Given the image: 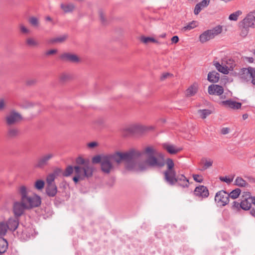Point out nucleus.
<instances>
[{"instance_id": "47", "label": "nucleus", "mask_w": 255, "mask_h": 255, "mask_svg": "<svg viewBox=\"0 0 255 255\" xmlns=\"http://www.w3.org/2000/svg\"><path fill=\"white\" fill-rule=\"evenodd\" d=\"M210 0H203L197 4L200 5L202 8L206 7L209 4Z\"/></svg>"}, {"instance_id": "48", "label": "nucleus", "mask_w": 255, "mask_h": 255, "mask_svg": "<svg viewBox=\"0 0 255 255\" xmlns=\"http://www.w3.org/2000/svg\"><path fill=\"white\" fill-rule=\"evenodd\" d=\"M193 177L194 180L198 183H202L203 181L202 177L198 174H194Z\"/></svg>"}, {"instance_id": "21", "label": "nucleus", "mask_w": 255, "mask_h": 255, "mask_svg": "<svg viewBox=\"0 0 255 255\" xmlns=\"http://www.w3.org/2000/svg\"><path fill=\"white\" fill-rule=\"evenodd\" d=\"M57 192V188L55 184L47 185L46 193L48 196L53 197L56 195Z\"/></svg>"}, {"instance_id": "53", "label": "nucleus", "mask_w": 255, "mask_h": 255, "mask_svg": "<svg viewBox=\"0 0 255 255\" xmlns=\"http://www.w3.org/2000/svg\"><path fill=\"white\" fill-rule=\"evenodd\" d=\"M173 75L170 73H164L160 77V80L163 81L169 77H172Z\"/></svg>"}, {"instance_id": "35", "label": "nucleus", "mask_w": 255, "mask_h": 255, "mask_svg": "<svg viewBox=\"0 0 255 255\" xmlns=\"http://www.w3.org/2000/svg\"><path fill=\"white\" fill-rule=\"evenodd\" d=\"M242 14V11L241 10H237L235 12L231 13L229 16V19L230 20L236 21L238 20V17Z\"/></svg>"}, {"instance_id": "4", "label": "nucleus", "mask_w": 255, "mask_h": 255, "mask_svg": "<svg viewBox=\"0 0 255 255\" xmlns=\"http://www.w3.org/2000/svg\"><path fill=\"white\" fill-rule=\"evenodd\" d=\"M223 31V27L218 25L212 29H208L201 33L199 37V41L204 43L220 34Z\"/></svg>"}, {"instance_id": "38", "label": "nucleus", "mask_w": 255, "mask_h": 255, "mask_svg": "<svg viewBox=\"0 0 255 255\" xmlns=\"http://www.w3.org/2000/svg\"><path fill=\"white\" fill-rule=\"evenodd\" d=\"M44 184L45 183L43 180H38L35 182L34 187L36 189L40 190L43 188Z\"/></svg>"}, {"instance_id": "15", "label": "nucleus", "mask_w": 255, "mask_h": 255, "mask_svg": "<svg viewBox=\"0 0 255 255\" xmlns=\"http://www.w3.org/2000/svg\"><path fill=\"white\" fill-rule=\"evenodd\" d=\"M194 193L196 196L201 197L202 198H207L209 195L208 188L204 185H199L196 187Z\"/></svg>"}, {"instance_id": "31", "label": "nucleus", "mask_w": 255, "mask_h": 255, "mask_svg": "<svg viewBox=\"0 0 255 255\" xmlns=\"http://www.w3.org/2000/svg\"><path fill=\"white\" fill-rule=\"evenodd\" d=\"M198 26V22L197 21H192L188 23L186 25L184 26L182 28V30L183 31H186L187 30H190Z\"/></svg>"}, {"instance_id": "25", "label": "nucleus", "mask_w": 255, "mask_h": 255, "mask_svg": "<svg viewBox=\"0 0 255 255\" xmlns=\"http://www.w3.org/2000/svg\"><path fill=\"white\" fill-rule=\"evenodd\" d=\"M249 197L245 198L241 202V208L244 210H248L251 209L252 206V202L250 199V193L248 192Z\"/></svg>"}, {"instance_id": "41", "label": "nucleus", "mask_w": 255, "mask_h": 255, "mask_svg": "<svg viewBox=\"0 0 255 255\" xmlns=\"http://www.w3.org/2000/svg\"><path fill=\"white\" fill-rule=\"evenodd\" d=\"M55 178L56 177L52 173L49 174L46 178L47 185L55 184L54 181Z\"/></svg>"}, {"instance_id": "34", "label": "nucleus", "mask_w": 255, "mask_h": 255, "mask_svg": "<svg viewBox=\"0 0 255 255\" xmlns=\"http://www.w3.org/2000/svg\"><path fill=\"white\" fill-rule=\"evenodd\" d=\"M67 37L68 35L66 34L60 35L51 39V42L52 43H61L67 39Z\"/></svg>"}, {"instance_id": "36", "label": "nucleus", "mask_w": 255, "mask_h": 255, "mask_svg": "<svg viewBox=\"0 0 255 255\" xmlns=\"http://www.w3.org/2000/svg\"><path fill=\"white\" fill-rule=\"evenodd\" d=\"M8 229L6 224L4 222H0V236H4L5 235Z\"/></svg>"}, {"instance_id": "2", "label": "nucleus", "mask_w": 255, "mask_h": 255, "mask_svg": "<svg viewBox=\"0 0 255 255\" xmlns=\"http://www.w3.org/2000/svg\"><path fill=\"white\" fill-rule=\"evenodd\" d=\"M122 161L125 162V152L117 151L112 154L103 155L101 164V170L104 173L109 174L113 168V162L120 164Z\"/></svg>"}, {"instance_id": "12", "label": "nucleus", "mask_w": 255, "mask_h": 255, "mask_svg": "<svg viewBox=\"0 0 255 255\" xmlns=\"http://www.w3.org/2000/svg\"><path fill=\"white\" fill-rule=\"evenodd\" d=\"M164 180L169 185L173 186L177 182L176 173L175 170L165 171L164 172Z\"/></svg>"}, {"instance_id": "17", "label": "nucleus", "mask_w": 255, "mask_h": 255, "mask_svg": "<svg viewBox=\"0 0 255 255\" xmlns=\"http://www.w3.org/2000/svg\"><path fill=\"white\" fill-rule=\"evenodd\" d=\"M20 134L19 129L14 127H10L7 128L6 131V136L9 139L16 138Z\"/></svg>"}, {"instance_id": "6", "label": "nucleus", "mask_w": 255, "mask_h": 255, "mask_svg": "<svg viewBox=\"0 0 255 255\" xmlns=\"http://www.w3.org/2000/svg\"><path fill=\"white\" fill-rule=\"evenodd\" d=\"M240 78L246 82L252 81L253 84L255 85V70L252 68L249 67L248 68H242L240 73Z\"/></svg>"}, {"instance_id": "43", "label": "nucleus", "mask_w": 255, "mask_h": 255, "mask_svg": "<svg viewBox=\"0 0 255 255\" xmlns=\"http://www.w3.org/2000/svg\"><path fill=\"white\" fill-rule=\"evenodd\" d=\"M213 164V161L211 159L206 160L201 170H205L211 167Z\"/></svg>"}, {"instance_id": "28", "label": "nucleus", "mask_w": 255, "mask_h": 255, "mask_svg": "<svg viewBox=\"0 0 255 255\" xmlns=\"http://www.w3.org/2000/svg\"><path fill=\"white\" fill-rule=\"evenodd\" d=\"M234 184L241 187H245L248 185V183L240 176L236 177L234 181Z\"/></svg>"}, {"instance_id": "56", "label": "nucleus", "mask_w": 255, "mask_h": 255, "mask_svg": "<svg viewBox=\"0 0 255 255\" xmlns=\"http://www.w3.org/2000/svg\"><path fill=\"white\" fill-rule=\"evenodd\" d=\"M99 15H100V18L101 22L103 23H105L106 22V19L105 17V14H104V12L102 11H100L99 12Z\"/></svg>"}, {"instance_id": "30", "label": "nucleus", "mask_w": 255, "mask_h": 255, "mask_svg": "<svg viewBox=\"0 0 255 255\" xmlns=\"http://www.w3.org/2000/svg\"><path fill=\"white\" fill-rule=\"evenodd\" d=\"M76 163L77 166L82 165V167L91 166L89 160H85L81 157H78L76 160Z\"/></svg>"}, {"instance_id": "10", "label": "nucleus", "mask_w": 255, "mask_h": 255, "mask_svg": "<svg viewBox=\"0 0 255 255\" xmlns=\"http://www.w3.org/2000/svg\"><path fill=\"white\" fill-rule=\"evenodd\" d=\"M255 21V10L250 12L241 22L240 27L243 28L254 27Z\"/></svg>"}, {"instance_id": "5", "label": "nucleus", "mask_w": 255, "mask_h": 255, "mask_svg": "<svg viewBox=\"0 0 255 255\" xmlns=\"http://www.w3.org/2000/svg\"><path fill=\"white\" fill-rule=\"evenodd\" d=\"M152 126L146 127L140 125H132L122 129V134L124 136H128L135 133H141L147 130L153 129Z\"/></svg>"}, {"instance_id": "19", "label": "nucleus", "mask_w": 255, "mask_h": 255, "mask_svg": "<svg viewBox=\"0 0 255 255\" xmlns=\"http://www.w3.org/2000/svg\"><path fill=\"white\" fill-rule=\"evenodd\" d=\"M18 217H15V218H9L8 220L6 225L8 229L11 231H15L19 224Z\"/></svg>"}, {"instance_id": "42", "label": "nucleus", "mask_w": 255, "mask_h": 255, "mask_svg": "<svg viewBox=\"0 0 255 255\" xmlns=\"http://www.w3.org/2000/svg\"><path fill=\"white\" fill-rule=\"evenodd\" d=\"M29 23L33 26H38L39 22L38 19L35 17H31L29 18Z\"/></svg>"}, {"instance_id": "49", "label": "nucleus", "mask_w": 255, "mask_h": 255, "mask_svg": "<svg viewBox=\"0 0 255 255\" xmlns=\"http://www.w3.org/2000/svg\"><path fill=\"white\" fill-rule=\"evenodd\" d=\"M6 107V103L3 99H0V112L3 111Z\"/></svg>"}, {"instance_id": "44", "label": "nucleus", "mask_w": 255, "mask_h": 255, "mask_svg": "<svg viewBox=\"0 0 255 255\" xmlns=\"http://www.w3.org/2000/svg\"><path fill=\"white\" fill-rule=\"evenodd\" d=\"M103 155H96L93 157L92 162L94 163H100L101 164L102 162Z\"/></svg>"}, {"instance_id": "32", "label": "nucleus", "mask_w": 255, "mask_h": 255, "mask_svg": "<svg viewBox=\"0 0 255 255\" xmlns=\"http://www.w3.org/2000/svg\"><path fill=\"white\" fill-rule=\"evenodd\" d=\"M198 113L199 114H200V117L202 119H205L208 116H209L210 114H211L212 112H211V111L209 109H203V110H199L198 111Z\"/></svg>"}, {"instance_id": "14", "label": "nucleus", "mask_w": 255, "mask_h": 255, "mask_svg": "<svg viewBox=\"0 0 255 255\" xmlns=\"http://www.w3.org/2000/svg\"><path fill=\"white\" fill-rule=\"evenodd\" d=\"M60 58L65 62L77 63L79 61V58L76 54L70 53H64L61 54Z\"/></svg>"}, {"instance_id": "63", "label": "nucleus", "mask_w": 255, "mask_h": 255, "mask_svg": "<svg viewBox=\"0 0 255 255\" xmlns=\"http://www.w3.org/2000/svg\"><path fill=\"white\" fill-rule=\"evenodd\" d=\"M250 199L252 202V204L255 205V196L252 197L250 196Z\"/></svg>"}, {"instance_id": "45", "label": "nucleus", "mask_w": 255, "mask_h": 255, "mask_svg": "<svg viewBox=\"0 0 255 255\" xmlns=\"http://www.w3.org/2000/svg\"><path fill=\"white\" fill-rule=\"evenodd\" d=\"M219 179L227 184H230L233 181L234 177L229 178L227 176H221L219 177Z\"/></svg>"}, {"instance_id": "23", "label": "nucleus", "mask_w": 255, "mask_h": 255, "mask_svg": "<svg viewBox=\"0 0 255 255\" xmlns=\"http://www.w3.org/2000/svg\"><path fill=\"white\" fill-rule=\"evenodd\" d=\"M220 79V74L215 71L209 72L208 74L207 80L211 83H217Z\"/></svg>"}, {"instance_id": "57", "label": "nucleus", "mask_w": 255, "mask_h": 255, "mask_svg": "<svg viewBox=\"0 0 255 255\" xmlns=\"http://www.w3.org/2000/svg\"><path fill=\"white\" fill-rule=\"evenodd\" d=\"M57 52V50L56 49H51L46 52L45 54L46 55H50L52 54H54Z\"/></svg>"}, {"instance_id": "54", "label": "nucleus", "mask_w": 255, "mask_h": 255, "mask_svg": "<svg viewBox=\"0 0 255 255\" xmlns=\"http://www.w3.org/2000/svg\"><path fill=\"white\" fill-rule=\"evenodd\" d=\"M62 172V170L61 168H56L53 173H52L54 175L55 177L57 176H58L60 173H61Z\"/></svg>"}, {"instance_id": "24", "label": "nucleus", "mask_w": 255, "mask_h": 255, "mask_svg": "<svg viewBox=\"0 0 255 255\" xmlns=\"http://www.w3.org/2000/svg\"><path fill=\"white\" fill-rule=\"evenodd\" d=\"M213 64L219 72L225 74L229 73L230 69L227 66L222 65L218 61H214Z\"/></svg>"}, {"instance_id": "60", "label": "nucleus", "mask_w": 255, "mask_h": 255, "mask_svg": "<svg viewBox=\"0 0 255 255\" xmlns=\"http://www.w3.org/2000/svg\"><path fill=\"white\" fill-rule=\"evenodd\" d=\"M179 41V37L177 36H174L171 38V41L173 43H176Z\"/></svg>"}, {"instance_id": "13", "label": "nucleus", "mask_w": 255, "mask_h": 255, "mask_svg": "<svg viewBox=\"0 0 255 255\" xmlns=\"http://www.w3.org/2000/svg\"><path fill=\"white\" fill-rule=\"evenodd\" d=\"M27 209L23 202L21 201L15 202L13 206V213L15 217H20L24 212V210Z\"/></svg>"}, {"instance_id": "39", "label": "nucleus", "mask_w": 255, "mask_h": 255, "mask_svg": "<svg viewBox=\"0 0 255 255\" xmlns=\"http://www.w3.org/2000/svg\"><path fill=\"white\" fill-rule=\"evenodd\" d=\"M73 166L71 165L68 166L65 169V171L63 173V175L65 177L69 176L73 172Z\"/></svg>"}, {"instance_id": "9", "label": "nucleus", "mask_w": 255, "mask_h": 255, "mask_svg": "<svg viewBox=\"0 0 255 255\" xmlns=\"http://www.w3.org/2000/svg\"><path fill=\"white\" fill-rule=\"evenodd\" d=\"M215 201L218 206H224L229 202V195L224 190L219 191L216 194Z\"/></svg>"}, {"instance_id": "3", "label": "nucleus", "mask_w": 255, "mask_h": 255, "mask_svg": "<svg viewBox=\"0 0 255 255\" xmlns=\"http://www.w3.org/2000/svg\"><path fill=\"white\" fill-rule=\"evenodd\" d=\"M19 193L21 196V201L23 202L27 209L37 207L41 204V198L36 195L28 196L26 188L21 186L19 188Z\"/></svg>"}, {"instance_id": "40", "label": "nucleus", "mask_w": 255, "mask_h": 255, "mask_svg": "<svg viewBox=\"0 0 255 255\" xmlns=\"http://www.w3.org/2000/svg\"><path fill=\"white\" fill-rule=\"evenodd\" d=\"M166 164L167 166V169L165 171H171V170H175L173 169L174 167V162L173 160L170 158H168L166 161Z\"/></svg>"}, {"instance_id": "64", "label": "nucleus", "mask_w": 255, "mask_h": 255, "mask_svg": "<svg viewBox=\"0 0 255 255\" xmlns=\"http://www.w3.org/2000/svg\"><path fill=\"white\" fill-rule=\"evenodd\" d=\"M250 213L253 216L255 217V209H252L250 211Z\"/></svg>"}, {"instance_id": "20", "label": "nucleus", "mask_w": 255, "mask_h": 255, "mask_svg": "<svg viewBox=\"0 0 255 255\" xmlns=\"http://www.w3.org/2000/svg\"><path fill=\"white\" fill-rule=\"evenodd\" d=\"M176 180V183H177L178 186L183 188L188 187L189 184V180L184 175H178L177 176Z\"/></svg>"}, {"instance_id": "29", "label": "nucleus", "mask_w": 255, "mask_h": 255, "mask_svg": "<svg viewBox=\"0 0 255 255\" xmlns=\"http://www.w3.org/2000/svg\"><path fill=\"white\" fill-rule=\"evenodd\" d=\"M8 248V243L6 240L0 237V254L5 253Z\"/></svg>"}, {"instance_id": "27", "label": "nucleus", "mask_w": 255, "mask_h": 255, "mask_svg": "<svg viewBox=\"0 0 255 255\" xmlns=\"http://www.w3.org/2000/svg\"><path fill=\"white\" fill-rule=\"evenodd\" d=\"M60 7L64 12L68 13L73 11L75 8V5L74 4L71 3L67 4L62 3L60 4Z\"/></svg>"}, {"instance_id": "8", "label": "nucleus", "mask_w": 255, "mask_h": 255, "mask_svg": "<svg viewBox=\"0 0 255 255\" xmlns=\"http://www.w3.org/2000/svg\"><path fill=\"white\" fill-rule=\"evenodd\" d=\"M54 157L52 152H47L42 155L37 160L35 167L43 168L49 165V161Z\"/></svg>"}, {"instance_id": "18", "label": "nucleus", "mask_w": 255, "mask_h": 255, "mask_svg": "<svg viewBox=\"0 0 255 255\" xmlns=\"http://www.w3.org/2000/svg\"><path fill=\"white\" fill-rule=\"evenodd\" d=\"M222 104L227 108L234 110L239 109L241 108L242 104L232 100L222 101Z\"/></svg>"}, {"instance_id": "26", "label": "nucleus", "mask_w": 255, "mask_h": 255, "mask_svg": "<svg viewBox=\"0 0 255 255\" xmlns=\"http://www.w3.org/2000/svg\"><path fill=\"white\" fill-rule=\"evenodd\" d=\"M198 85L197 83H194L190 86L186 90V95L189 97L194 96L197 92Z\"/></svg>"}, {"instance_id": "58", "label": "nucleus", "mask_w": 255, "mask_h": 255, "mask_svg": "<svg viewBox=\"0 0 255 255\" xmlns=\"http://www.w3.org/2000/svg\"><path fill=\"white\" fill-rule=\"evenodd\" d=\"M229 132V128H223L221 129V133L223 134H226Z\"/></svg>"}, {"instance_id": "11", "label": "nucleus", "mask_w": 255, "mask_h": 255, "mask_svg": "<svg viewBox=\"0 0 255 255\" xmlns=\"http://www.w3.org/2000/svg\"><path fill=\"white\" fill-rule=\"evenodd\" d=\"M22 119V116L19 113L15 110H11L6 116L5 122L7 126H11L20 121Z\"/></svg>"}, {"instance_id": "7", "label": "nucleus", "mask_w": 255, "mask_h": 255, "mask_svg": "<svg viewBox=\"0 0 255 255\" xmlns=\"http://www.w3.org/2000/svg\"><path fill=\"white\" fill-rule=\"evenodd\" d=\"M74 168L75 175L81 177V180L84 179L85 177L89 178L93 175V169L92 166H75Z\"/></svg>"}, {"instance_id": "37", "label": "nucleus", "mask_w": 255, "mask_h": 255, "mask_svg": "<svg viewBox=\"0 0 255 255\" xmlns=\"http://www.w3.org/2000/svg\"><path fill=\"white\" fill-rule=\"evenodd\" d=\"M140 40L141 42L145 44H147L149 42H156L157 41L153 38L150 37H145L142 36L140 38Z\"/></svg>"}, {"instance_id": "62", "label": "nucleus", "mask_w": 255, "mask_h": 255, "mask_svg": "<svg viewBox=\"0 0 255 255\" xmlns=\"http://www.w3.org/2000/svg\"><path fill=\"white\" fill-rule=\"evenodd\" d=\"M79 180H81V177L78 176H76L75 175L73 178V180L74 181V182L75 183H77L78 181Z\"/></svg>"}, {"instance_id": "1", "label": "nucleus", "mask_w": 255, "mask_h": 255, "mask_svg": "<svg viewBox=\"0 0 255 255\" xmlns=\"http://www.w3.org/2000/svg\"><path fill=\"white\" fill-rule=\"evenodd\" d=\"M156 154V150L152 146L146 147L143 151L130 149L125 152L126 168L129 171L141 172L149 167H162L164 162L157 158Z\"/></svg>"}, {"instance_id": "51", "label": "nucleus", "mask_w": 255, "mask_h": 255, "mask_svg": "<svg viewBox=\"0 0 255 255\" xmlns=\"http://www.w3.org/2000/svg\"><path fill=\"white\" fill-rule=\"evenodd\" d=\"M240 205H241V202L239 203L237 201H234L232 205V208L234 209L239 210L240 208H241V206H240Z\"/></svg>"}, {"instance_id": "16", "label": "nucleus", "mask_w": 255, "mask_h": 255, "mask_svg": "<svg viewBox=\"0 0 255 255\" xmlns=\"http://www.w3.org/2000/svg\"><path fill=\"white\" fill-rule=\"evenodd\" d=\"M208 93L210 95H221L224 92L222 86L219 85H211L208 87Z\"/></svg>"}, {"instance_id": "46", "label": "nucleus", "mask_w": 255, "mask_h": 255, "mask_svg": "<svg viewBox=\"0 0 255 255\" xmlns=\"http://www.w3.org/2000/svg\"><path fill=\"white\" fill-rule=\"evenodd\" d=\"M26 43L29 46H37L38 43L32 38H27L26 40Z\"/></svg>"}, {"instance_id": "59", "label": "nucleus", "mask_w": 255, "mask_h": 255, "mask_svg": "<svg viewBox=\"0 0 255 255\" xmlns=\"http://www.w3.org/2000/svg\"><path fill=\"white\" fill-rule=\"evenodd\" d=\"M242 28V32H241V35L242 36H246L248 32V30H249V28H243V27Z\"/></svg>"}, {"instance_id": "52", "label": "nucleus", "mask_w": 255, "mask_h": 255, "mask_svg": "<svg viewBox=\"0 0 255 255\" xmlns=\"http://www.w3.org/2000/svg\"><path fill=\"white\" fill-rule=\"evenodd\" d=\"M203 8H202L200 5H199L198 4H197L195 6V8H194V13L195 15H197L201 11L202 9H203Z\"/></svg>"}, {"instance_id": "55", "label": "nucleus", "mask_w": 255, "mask_h": 255, "mask_svg": "<svg viewBox=\"0 0 255 255\" xmlns=\"http://www.w3.org/2000/svg\"><path fill=\"white\" fill-rule=\"evenodd\" d=\"M20 29L21 31L23 33H28L29 32V30L22 24L20 25Z\"/></svg>"}, {"instance_id": "61", "label": "nucleus", "mask_w": 255, "mask_h": 255, "mask_svg": "<svg viewBox=\"0 0 255 255\" xmlns=\"http://www.w3.org/2000/svg\"><path fill=\"white\" fill-rule=\"evenodd\" d=\"M87 145L90 148H93L97 145V143L95 141L91 142L88 143Z\"/></svg>"}, {"instance_id": "33", "label": "nucleus", "mask_w": 255, "mask_h": 255, "mask_svg": "<svg viewBox=\"0 0 255 255\" xmlns=\"http://www.w3.org/2000/svg\"><path fill=\"white\" fill-rule=\"evenodd\" d=\"M241 190L240 189L236 188L235 189L231 191L230 194H228V195H229V198H231L233 199L237 198L241 194Z\"/></svg>"}, {"instance_id": "22", "label": "nucleus", "mask_w": 255, "mask_h": 255, "mask_svg": "<svg viewBox=\"0 0 255 255\" xmlns=\"http://www.w3.org/2000/svg\"><path fill=\"white\" fill-rule=\"evenodd\" d=\"M163 148L166 149L170 154H176L181 150V148H176L174 145L165 143L163 144Z\"/></svg>"}, {"instance_id": "50", "label": "nucleus", "mask_w": 255, "mask_h": 255, "mask_svg": "<svg viewBox=\"0 0 255 255\" xmlns=\"http://www.w3.org/2000/svg\"><path fill=\"white\" fill-rule=\"evenodd\" d=\"M70 76L66 74H63L60 77V80L61 82H65L69 79Z\"/></svg>"}]
</instances>
